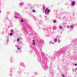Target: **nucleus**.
<instances>
[{
  "mask_svg": "<svg viewBox=\"0 0 77 77\" xmlns=\"http://www.w3.org/2000/svg\"><path fill=\"white\" fill-rule=\"evenodd\" d=\"M72 26L73 27H74L75 26L73 24H72Z\"/></svg>",
  "mask_w": 77,
  "mask_h": 77,
  "instance_id": "nucleus-10",
  "label": "nucleus"
},
{
  "mask_svg": "<svg viewBox=\"0 0 77 77\" xmlns=\"http://www.w3.org/2000/svg\"><path fill=\"white\" fill-rule=\"evenodd\" d=\"M75 66H76L77 64H75Z\"/></svg>",
  "mask_w": 77,
  "mask_h": 77,
  "instance_id": "nucleus-13",
  "label": "nucleus"
},
{
  "mask_svg": "<svg viewBox=\"0 0 77 77\" xmlns=\"http://www.w3.org/2000/svg\"><path fill=\"white\" fill-rule=\"evenodd\" d=\"M62 76L63 77H65V76H64V75H62Z\"/></svg>",
  "mask_w": 77,
  "mask_h": 77,
  "instance_id": "nucleus-12",
  "label": "nucleus"
},
{
  "mask_svg": "<svg viewBox=\"0 0 77 77\" xmlns=\"http://www.w3.org/2000/svg\"><path fill=\"white\" fill-rule=\"evenodd\" d=\"M53 22L54 23H55L56 22V20H54Z\"/></svg>",
  "mask_w": 77,
  "mask_h": 77,
  "instance_id": "nucleus-9",
  "label": "nucleus"
},
{
  "mask_svg": "<svg viewBox=\"0 0 77 77\" xmlns=\"http://www.w3.org/2000/svg\"><path fill=\"white\" fill-rule=\"evenodd\" d=\"M20 39H18V38H17V42H19L20 41Z\"/></svg>",
  "mask_w": 77,
  "mask_h": 77,
  "instance_id": "nucleus-4",
  "label": "nucleus"
},
{
  "mask_svg": "<svg viewBox=\"0 0 77 77\" xmlns=\"http://www.w3.org/2000/svg\"><path fill=\"white\" fill-rule=\"evenodd\" d=\"M54 41H55V42H56L57 41V40L56 39H54Z\"/></svg>",
  "mask_w": 77,
  "mask_h": 77,
  "instance_id": "nucleus-5",
  "label": "nucleus"
},
{
  "mask_svg": "<svg viewBox=\"0 0 77 77\" xmlns=\"http://www.w3.org/2000/svg\"><path fill=\"white\" fill-rule=\"evenodd\" d=\"M35 34L36 35V33H35Z\"/></svg>",
  "mask_w": 77,
  "mask_h": 77,
  "instance_id": "nucleus-16",
  "label": "nucleus"
},
{
  "mask_svg": "<svg viewBox=\"0 0 77 77\" xmlns=\"http://www.w3.org/2000/svg\"><path fill=\"white\" fill-rule=\"evenodd\" d=\"M21 22H23V20H21Z\"/></svg>",
  "mask_w": 77,
  "mask_h": 77,
  "instance_id": "nucleus-8",
  "label": "nucleus"
},
{
  "mask_svg": "<svg viewBox=\"0 0 77 77\" xmlns=\"http://www.w3.org/2000/svg\"><path fill=\"white\" fill-rule=\"evenodd\" d=\"M0 13H1V11H0Z\"/></svg>",
  "mask_w": 77,
  "mask_h": 77,
  "instance_id": "nucleus-17",
  "label": "nucleus"
},
{
  "mask_svg": "<svg viewBox=\"0 0 77 77\" xmlns=\"http://www.w3.org/2000/svg\"><path fill=\"white\" fill-rule=\"evenodd\" d=\"M32 41L33 42V45H35V40H32Z\"/></svg>",
  "mask_w": 77,
  "mask_h": 77,
  "instance_id": "nucleus-3",
  "label": "nucleus"
},
{
  "mask_svg": "<svg viewBox=\"0 0 77 77\" xmlns=\"http://www.w3.org/2000/svg\"><path fill=\"white\" fill-rule=\"evenodd\" d=\"M50 11L49 10V9H48V8H46L45 10V13L46 14H48L49 13Z\"/></svg>",
  "mask_w": 77,
  "mask_h": 77,
  "instance_id": "nucleus-1",
  "label": "nucleus"
},
{
  "mask_svg": "<svg viewBox=\"0 0 77 77\" xmlns=\"http://www.w3.org/2000/svg\"><path fill=\"white\" fill-rule=\"evenodd\" d=\"M17 49H18V50H20V48H17Z\"/></svg>",
  "mask_w": 77,
  "mask_h": 77,
  "instance_id": "nucleus-11",
  "label": "nucleus"
},
{
  "mask_svg": "<svg viewBox=\"0 0 77 77\" xmlns=\"http://www.w3.org/2000/svg\"><path fill=\"white\" fill-rule=\"evenodd\" d=\"M76 69V70H77V69L76 68V69Z\"/></svg>",
  "mask_w": 77,
  "mask_h": 77,
  "instance_id": "nucleus-15",
  "label": "nucleus"
},
{
  "mask_svg": "<svg viewBox=\"0 0 77 77\" xmlns=\"http://www.w3.org/2000/svg\"><path fill=\"white\" fill-rule=\"evenodd\" d=\"M35 12V10H32V12H33V13Z\"/></svg>",
  "mask_w": 77,
  "mask_h": 77,
  "instance_id": "nucleus-7",
  "label": "nucleus"
},
{
  "mask_svg": "<svg viewBox=\"0 0 77 77\" xmlns=\"http://www.w3.org/2000/svg\"><path fill=\"white\" fill-rule=\"evenodd\" d=\"M71 5H75V2H71Z\"/></svg>",
  "mask_w": 77,
  "mask_h": 77,
  "instance_id": "nucleus-2",
  "label": "nucleus"
},
{
  "mask_svg": "<svg viewBox=\"0 0 77 77\" xmlns=\"http://www.w3.org/2000/svg\"><path fill=\"white\" fill-rule=\"evenodd\" d=\"M10 36L12 35V33H10Z\"/></svg>",
  "mask_w": 77,
  "mask_h": 77,
  "instance_id": "nucleus-6",
  "label": "nucleus"
},
{
  "mask_svg": "<svg viewBox=\"0 0 77 77\" xmlns=\"http://www.w3.org/2000/svg\"><path fill=\"white\" fill-rule=\"evenodd\" d=\"M11 32H13V30H11Z\"/></svg>",
  "mask_w": 77,
  "mask_h": 77,
  "instance_id": "nucleus-14",
  "label": "nucleus"
}]
</instances>
